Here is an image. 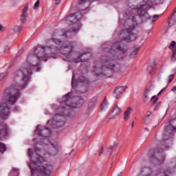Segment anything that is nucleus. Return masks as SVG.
Instances as JSON below:
<instances>
[{
    "label": "nucleus",
    "mask_w": 176,
    "mask_h": 176,
    "mask_svg": "<svg viewBox=\"0 0 176 176\" xmlns=\"http://www.w3.org/2000/svg\"><path fill=\"white\" fill-rule=\"evenodd\" d=\"M128 47L126 44L122 42H116L111 46L104 47L102 49L103 53H107V55H102L100 57V61L102 64V67L94 66L92 72L95 76H106L111 78L113 72H120L122 71L120 64L116 63V60H119L118 53L120 52L122 54L127 53Z\"/></svg>",
    "instance_id": "obj_1"
},
{
    "label": "nucleus",
    "mask_w": 176,
    "mask_h": 176,
    "mask_svg": "<svg viewBox=\"0 0 176 176\" xmlns=\"http://www.w3.org/2000/svg\"><path fill=\"white\" fill-rule=\"evenodd\" d=\"M31 75H32V71L25 67L14 73L12 85L3 92V101H6L10 105L16 104L21 96L20 90H24L27 87L30 83Z\"/></svg>",
    "instance_id": "obj_2"
},
{
    "label": "nucleus",
    "mask_w": 176,
    "mask_h": 176,
    "mask_svg": "<svg viewBox=\"0 0 176 176\" xmlns=\"http://www.w3.org/2000/svg\"><path fill=\"white\" fill-rule=\"evenodd\" d=\"M71 93L68 92L63 96L66 106L58 107L56 109L58 113L55 114L52 119V126L53 129L63 127L65 124V116L71 115V108H80L85 104V99L80 96L70 97Z\"/></svg>",
    "instance_id": "obj_3"
},
{
    "label": "nucleus",
    "mask_w": 176,
    "mask_h": 176,
    "mask_svg": "<svg viewBox=\"0 0 176 176\" xmlns=\"http://www.w3.org/2000/svg\"><path fill=\"white\" fill-rule=\"evenodd\" d=\"M28 156L30 157L32 162L28 164L30 168L31 175H35L38 173H41L43 176H50L53 166L50 164H45L41 167L42 162H43V156H46L45 150H42L39 147H36L34 151L32 149L28 148Z\"/></svg>",
    "instance_id": "obj_4"
},
{
    "label": "nucleus",
    "mask_w": 176,
    "mask_h": 176,
    "mask_svg": "<svg viewBox=\"0 0 176 176\" xmlns=\"http://www.w3.org/2000/svg\"><path fill=\"white\" fill-rule=\"evenodd\" d=\"M176 131V128L169 123L165 127V131L163 135V141L161 142L162 148H157L155 149H151L148 151V157L150 159L152 164L155 166H162V164H164L166 161V155L163 153L164 149H170V146L168 144V140L170 138V135L173 134V132Z\"/></svg>",
    "instance_id": "obj_5"
},
{
    "label": "nucleus",
    "mask_w": 176,
    "mask_h": 176,
    "mask_svg": "<svg viewBox=\"0 0 176 176\" xmlns=\"http://www.w3.org/2000/svg\"><path fill=\"white\" fill-rule=\"evenodd\" d=\"M131 12H137L138 14L135 15L132 17V21L138 24L140 23V21L138 19H140L142 22L146 21V20H152V21H155V20H153V19H159L160 15H153V17L149 15L148 13V10H149V6L148 4H143L140 5L139 7L137 6V8H132Z\"/></svg>",
    "instance_id": "obj_6"
},
{
    "label": "nucleus",
    "mask_w": 176,
    "mask_h": 176,
    "mask_svg": "<svg viewBox=\"0 0 176 176\" xmlns=\"http://www.w3.org/2000/svg\"><path fill=\"white\" fill-rule=\"evenodd\" d=\"M137 25L132 23L126 27V29L121 30L120 36L122 41L124 42L130 43L134 42L138 38L137 34H135V28Z\"/></svg>",
    "instance_id": "obj_7"
},
{
    "label": "nucleus",
    "mask_w": 176,
    "mask_h": 176,
    "mask_svg": "<svg viewBox=\"0 0 176 176\" xmlns=\"http://www.w3.org/2000/svg\"><path fill=\"white\" fill-rule=\"evenodd\" d=\"M176 171V158H173L168 164V167L164 169L160 168L155 170V176H170V174Z\"/></svg>",
    "instance_id": "obj_8"
},
{
    "label": "nucleus",
    "mask_w": 176,
    "mask_h": 176,
    "mask_svg": "<svg viewBox=\"0 0 176 176\" xmlns=\"http://www.w3.org/2000/svg\"><path fill=\"white\" fill-rule=\"evenodd\" d=\"M38 144L41 145V146H43V148H45V149H47L46 152L47 155H50V156H54V155H57L58 153V146H57V144L50 143V142H39Z\"/></svg>",
    "instance_id": "obj_9"
},
{
    "label": "nucleus",
    "mask_w": 176,
    "mask_h": 176,
    "mask_svg": "<svg viewBox=\"0 0 176 176\" xmlns=\"http://www.w3.org/2000/svg\"><path fill=\"white\" fill-rule=\"evenodd\" d=\"M35 133H37L39 137H43L45 138L41 142H50V140L47 138V137L50 135V129L48 127L41 126L38 125L36 127Z\"/></svg>",
    "instance_id": "obj_10"
},
{
    "label": "nucleus",
    "mask_w": 176,
    "mask_h": 176,
    "mask_svg": "<svg viewBox=\"0 0 176 176\" xmlns=\"http://www.w3.org/2000/svg\"><path fill=\"white\" fill-rule=\"evenodd\" d=\"M34 54L36 57L40 59V61H47V57L46 56V48L45 46L38 45L34 48Z\"/></svg>",
    "instance_id": "obj_11"
},
{
    "label": "nucleus",
    "mask_w": 176,
    "mask_h": 176,
    "mask_svg": "<svg viewBox=\"0 0 176 176\" xmlns=\"http://www.w3.org/2000/svg\"><path fill=\"white\" fill-rule=\"evenodd\" d=\"M39 61H41L40 59L36 55L30 54L28 56L26 61L27 65L28 66H25V67L32 71L34 67L39 65Z\"/></svg>",
    "instance_id": "obj_12"
},
{
    "label": "nucleus",
    "mask_w": 176,
    "mask_h": 176,
    "mask_svg": "<svg viewBox=\"0 0 176 176\" xmlns=\"http://www.w3.org/2000/svg\"><path fill=\"white\" fill-rule=\"evenodd\" d=\"M60 50L58 47L52 44L50 46H45V56L47 58H57V52Z\"/></svg>",
    "instance_id": "obj_13"
},
{
    "label": "nucleus",
    "mask_w": 176,
    "mask_h": 176,
    "mask_svg": "<svg viewBox=\"0 0 176 176\" xmlns=\"http://www.w3.org/2000/svg\"><path fill=\"white\" fill-rule=\"evenodd\" d=\"M122 109L118 107V104H115L112 107V109L109 111V114L107 116L104 122H106V123H108L109 120H111V119H114L116 116H118V115H120Z\"/></svg>",
    "instance_id": "obj_14"
},
{
    "label": "nucleus",
    "mask_w": 176,
    "mask_h": 176,
    "mask_svg": "<svg viewBox=\"0 0 176 176\" xmlns=\"http://www.w3.org/2000/svg\"><path fill=\"white\" fill-rule=\"evenodd\" d=\"M76 82L78 85H82L83 83L84 85L81 86L80 91L82 94H85V93H87L89 91V80L85 78L80 76Z\"/></svg>",
    "instance_id": "obj_15"
},
{
    "label": "nucleus",
    "mask_w": 176,
    "mask_h": 176,
    "mask_svg": "<svg viewBox=\"0 0 176 176\" xmlns=\"http://www.w3.org/2000/svg\"><path fill=\"white\" fill-rule=\"evenodd\" d=\"M82 19V13L80 12H76L75 13L70 14L67 18L66 21L70 24H75V23H78L79 20Z\"/></svg>",
    "instance_id": "obj_16"
},
{
    "label": "nucleus",
    "mask_w": 176,
    "mask_h": 176,
    "mask_svg": "<svg viewBox=\"0 0 176 176\" xmlns=\"http://www.w3.org/2000/svg\"><path fill=\"white\" fill-rule=\"evenodd\" d=\"M10 113V107L8 106V103H0V116L2 119H8V116Z\"/></svg>",
    "instance_id": "obj_17"
},
{
    "label": "nucleus",
    "mask_w": 176,
    "mask_h": 176,
    "mask_svg": "<svg viewBox=\"0 0 176 176\" xmlns=\"http://www.w3.org/2000/svg\"><path fill=\"white\" fill-rule=\"evenodd\" d=\"M74 44H72V43H69L67 45L60 47V52L62 54H64L68 57L69 56H71V53L74 50Z\"/></svg>",
    "instance_id": "obj_18"
},
{
    "label": "nucleus",
    "mask_w": 176,
    "mask_h": 176,
    "mask_svg": "<svg viewBox=\"0 0 176 176\" xmlns=\"http://www.w3.org/2000/svg\"><path fill=\"white\" fill-rule=\"evenodd\" d=\"M89 58H91V53L85 52L80 54L77 58L74 59V63H82L87 61Z\"/></svg>",
    "instance_id": "obj_19"
},
{
    "label": "nucleus",
    "mask_w": 176,
    "mask_h": 176,
    "mask_svg": "<svg viewBox=\"0 0 176 176\" xmlns=\"http://www.w3.org/2000/svg\"><path fill=\"white\" fill-rule=\"evenodd\" d=\"M176 23V8L173 10V14L170 15V17L168 22V26H166V28L164 29V33L167 32L168 31V28H171L173 25H174ZM168 27V28H167Z\"/></svg>",
    "instance_id": "obj_20"
},
{
    "label": "nucleus",
    "mask_w": 176,
    "mask_h": 176,
    "mask_svg": "<svg viewBox=\"0 0 176 176\" xmlns=\"http://www.w3.org/2000/svg\"><path fill=\"white\" fill-rule=\"evenodd\" d=\"M172 52V56L170 57V61L175 63L176 61V42L172 41L168 47Z\"/></svg>",
    "instance_id": "obj_21"
},
{
    "label": "nucleus",
    "mask_w": 176,
    "mask_h": 176,
    "mask_svg": "<svg viewBox=\"0 0 176 176\" xmlns=\"http://www.w3.org/2000/svg\"><path fill=\"white\" fill-rule=\"evenodd\" d=\"M126 89H127V87H117L113 92V96L115 98H120V96L124 93Z\"/></svg>",
    "instance_id": "obj_22"
},
{
    "label": "nucleus",
    "mask_w": 176,
    "mask_h": 176,
    "mask_svg": "<svg viewBox=\"0 0 176 176\" xmlns=\"http://www.w3.org/2000/svg\"><path fill=\"white\" fill-rule=\"evenodd\" d=\"M80 30V25H77L75 28H71L69 30L66 31L63 35L66 38H72V32H76Z\"/></svg>",
    "instance_id": "obj_23"
},
{
    "label": "nucleus",
    "mask_w": 176,
    "mask_h": 176,
    "mask_svg": "<svg viewBox=\"0 0 176 176\" xmlns=\"http://www.w3.org/2000/svg\"><path fill=\"white\" fill-rule=\"evenodd\" d=\"M8 135V125L6 124H0V140L5 138Z\"/></svg>",
    "instance_id": "obj_24"
},
{
    "label": "nucleus",
    "mask_w": 176,
    "mask_h": 176,
    "mask_svg": "<svg viewBox=\"0 0 176 176\" xmlns=\"http://www.w3.org/2000/svg\"><path fill=\"white\" fill-rule=\"evenodd\" d=\"M141 49L140 46L135 45L131 49V52L129 55L130 58H135V57L138 54V50Z\"/></svg>",
    "instance_id": "obj_25"
},
{
    "label": "nucleus",
    "mask_w": 176,
    "mask_h": 176,
    "mask_svg": "<svg viewBox=\"0 0 176 176\" xmlns=\"http://www.w3.org/2000/svg\"><path fill=\"white\" fill-rule=\"evenodd\" d=\"M97 101H98V96H96L91 99H90L88 103V108L89 109H93L94 107H96V104H97Z\"/></svg>",
    "instance_id": "obj_26"
},
{
    "label": "nucleus",
    "mask_w": 176,
    "mask_h": 176,
    "mask_svg": "<svg viewBox=\"0 0 176 176\" xmlns=\"http://www.w3.org/2000/svg\"><path fill=\"white\" fill-rule=\"evenodd\" d=\"M140 173H145L144 176H153V170L151 167H144L141 170Z\"/></svg>",
    "instance_id": "obj_27"
},
{
    "label": "nucleus",
    "mask_w": 176,
    "mask_h": 176,
    "mask_svg": "<svg viewBox=\"0 0 176 176\" xmlns=\"http://www.w3.org/2000/svg\"><path fill=\"white\" fill-rule=\"evenodd\" d=\"M132 111H133V108L129 107L124 112V120L125 122H127V120H129V118H130V115H131Z\"/></svg>",
    "instance_id": "obj_28"
},
{
    "label": "nucleus",
    "mask_w": 176,
    "mask_h": 176,
    "mask_svg": "<svg viewBox=\"0 0 176 176\" xmlns=\"http://www.w3.org/2000/svg\"><path fill=\"white\" fill-rule=\"evenodd\" d=\"M147 116L144 121V124H145L146 126H148V124H150L151 123V120L149 119V116H151V115L152 114V112L148 111L147 112Z\"/></svg>",
    "instance_id": "obj_29"
},
{
    "label": "nucleus",
    "mask_w": 176,
    "mask_h": 176,
    "mask_svg": "<svg viewBox=\"0 0 176 176\" xmlns=\"http://www.w3.org/2000/svg\"><path fill=\"white\" fill-rule=\"evenodd\" d=\"M151 92V89H147L145 90L144 91V102H146V101H148V99L149 98V97L148 96H149V93Z\"/></svg>",
    "instance_id": "obj_30"
},
{
    "label": "nucleus",
    "mask_w": 176,
    "mask_h": 176,
    "mask_svg": "<svg viewBox=\"0 0 176 176\" xmlns=\"http://www.w3.org/2000/svg\"><path fill=\"white\" fill-rule=\"evenodd\" d=\"M54 43L56 45H60L61 43V41L57 38H50L48 40V43Z\"/></svg>",
    "instance_id": "obj_31"
},
{
    "label": "nucleus",
    "mask_w": 176,
    "mask_h": 176,
    "mask_svg": "<svg viewBox=\"0 0 176 176\" xmlns=\"http://www.w3.org/2000/svg\"><path fill=\"white\" fill-rule=\"evenodd\" d=\"M107 107H108V102L107 101V100L104 99L100 106L101 111H104L105 108H107Z\"/></svg>",
    "instance_id": "obj_32"
},
{
    "label": "nucleus",
    "mask_w": 176,
    "mask_h": 176,
    "mask_svg": "<svg viewBox=\"0 0 176 176\" xmlns=\"http://www.w3.org/2000/svg\"><path fill=\"white\" fill-rule=\"evenodd\" d=\"M0 152L1 153H3L6 152V144L2 142H0Z\"/></svg>",
    "instance_id": "obj_33"
},
{
    "label": "nucleus",
    "mask_w": 176,
    "mask_h": 176,
    "mask_svg": "<svg viewBox=\"0 0 176 176\" xmlns=\"http://www.w3.org/2000/svg\"><path fill=\"white\" fill-rule=\"evenodd\" d=\"M20 19H21V21L22 24H24V23H25L27 21V15L22 14L21 15Z\"/></svg>",
    "instance_id": "obj_34"
},
{
    "label": "nucleus",
    "mask_w": 176,
    "mask_h": 176,
    "mask_svg": "<svg viewBox=\"0 0 176 176\" xmlns=\"http://www.w3.org/2000/svg\"><path fill=\"white\" fill-rule=\"evenodd\" d=\"M40 3H41V1L39 0H37L34 5L33 9L34 10H38V8H39Z\"/></svg>",
    "instance_id": "obj_35"
},
{
    "label": "nucleus",
    "mask_w": 176,
    "mask_h": 176,
    "mask_svg": "<svg viewBox=\"0 0 176 176\" xmlns=\"http://www.w3.org/2000/svg\"><path fill=\"white\" fill-rule=\"evenodd\" d=\"M27 12H28V3H26L25 6L23 8L22 11V14H28Z\"/></svg>",
    "instance_id": "obj_36"
},
{
    "label": "nucleus",
    "mask_w": 176,
    "mask_h": 176,
    "mask_svg": "<svg viewBox=\"0 0 176 176\" xmlns=\"http://www.w3.org/2000/svg\"><path fill=\"white\" fill-rule=\"evenodd\" d=\"M158 100H159V98H157V96H154L151 98V101H153V105L154 104H156V102H157Z\"/></svg>",
    "instance_id": "obj_37"
},
{
    "label": "nucleus",
    "mask_w": 176,
    "mask_h": 176,
    "mask_svg": "<svg viewBox=\"0 0 176 176\" xmlns=\"http://www.w3.org/2000/svg\"><path fill=\"white\" fill-rule=\"evenodd\" d=\"M21 26L16 25L14 28L13 30L14 31V32H20V31H21Z\"/></svg>",
    "instance_id": "obj_38"
},
{
    "label": "nucleus",
    "mask_w": 176,
    "mask_h": 176,
    "mask_svg": "<svg viewBox=\"0 0 176 176\" xmlns=\"http://www.w3.org/2000/svg\"><path fill=\"white\" fill-rule=\"evenodd\" d=\"M115 148H116V144H113V145H110L108 148V151L112 152V151H114Z\"/></svg>",
    "instance_id": "obj_39"
},
{
    "label": "nucleus",
    "mask_w": 176,
    "mask_h": 176,
    "mask_svg": "<svg viewBox=\"0 0 176 176\" xmlns=\"http://www.w3.org/2000/svg\"><path fill=\"white\" fill-rule=\"evenodd\" d=\"M87 1H93V0H79L78 5H85Z\"/></svg>",
    "instance_id": "obj_40"
},
{
    "label": "nucleus",
    "mask_w": 176,
    "mask_h": 176,
    "mask_svg": "<svg viewBox=\"0 0 176 176\" xmlns=\"http://www.w3.org/2000/svg\"><path fill=\"white\" fill-rule=\"evenodd\" d=\"M23 54V50H20L18 53L16 54V56L14 57V59L17 58V57H20Z\"/></svg>",
    "instance_id": "obj_41"
},
{
    "label": "nucleus",
    "mask_w": 176,
    "mask_h": 176,
    "mask_svg": "<svg viewBox=\"0 0 176 176\" xmlns=\"http://www.w3.org/2000/svg\"><path fill=\"white\" fill-rule=\"evenodd\" d=\"M7 75H8V74L1 73L0 74V78L1 79H5V78H6Z\"/></svg>",
    "instance_id": "obj_42"
},
{
    "label": "nucleus",
    "mask_w": 176,
    "mask_h": 176,
    "mask_svg": "<svg viewBox=\"0 0 176 176\" xmlns=\"http://www.w3.org/2000/svg\"><path fill=\"white\" fill-rule=\"evenodd\" d=\"M173 79H174V74H171L169 76L168 83H171V82H173Z\"/></svg>",
    "instance_id": "obj_43"
},
{
    "label": "nucleus",
    "mask_w": 176,
    "mask_h": 176,
    "mask_svg": "<svg viewBox=\"0 0 176 176\" xmlns=\"http://www.w3.org/2000/svg\"><path fill=\"white\" fill-rule=\"evenodd\" d=\"M5 30H6V28L2 25V24H1L0 23V31H5Z\"/></svg>",
    "instance_id": "obj_44"
},
{
    "label": "nucleus",
    "mask_w": 176,
    "mask_h": 176,
    "mask_svg": "<svg viewBox=\"0 0 176 176\" xmlns=\"http://www.w3.org/2000/svg\"><path fill=\"white\" fill-rule=\"evenodd\" d=\"M159 107H160V102H158L155 107V109H154V111H157V109L159 108Z\"/></svg>",
    "instance_id": "obj_45"
},
{
    "label": "nucleus",
    "mask_w": 176,
    "mask_h": 176,
    "mask_svg": "<svg viewBox=\"0 0 176 176\" xmlns=\"http://www.w3.org/2000/svg\"><path fill=\"white\" fill-rule=\"evenodd\" d=\"M148 72L151 74V72H152V71H153V66H150V67L148 68Z\"/></svg>",
    "instance_id": "obj_46"
},
{
    "label": "nucleus",
    "mask_w": 176,
    "mask_h": 176,
    "mask_svg": "<svg viewBox=\"0 0 176 176\" xmlns=\"http://www.w3.org/2000/svg\"><path fill=\"white\" fill-rule=\"evenodd\" d=\"M102 153H104V147H102V146L99 152V156H101Z\"/></svg>",
    "instance_id": "obj_47"
},
{
    "label": "nucleus",
    "mask_w": 176,
    "mask_h": 176,
    "mask_svg": "<svg viewBox=\"0 0 176 176\" xmlns=\"http://www.w3.org/2000/svg\"><path fill=\"white\" fill-rule=\"evenodd\" d=\"M164 90H166V88H163L162 89H161V91L158 93L157 96H160V94H162Z\"/></svg>",
    "instance_id": "obj_48"
},
{
    "label": "nucleus",
    "mask_w": 176,
    "mask_h": 176,
    "mask_svg": "<svg viewBox=\"0 0 176 176\" xmlns=\"http://www.w3.org/2000/svg\"><path fill=\"white\" fill-rule=\"evenodd\" d=\"M60 2H61V0H55L54 5H60Z\"/></svg>",
    "instance_id": "obj_49"
},
{
    "label": "nucleus",
    "mask_w": 176,
    "mask_h": 176,
    "mask_svg": "<svg viewBox=\"0 0 176 176\" xmlns=\"http://www.w3.org/2000/svg\"><path fill=\"white\" fill-rule=\"evenodd\" d=\"M171 91H173V93H175V91H176V86H174V87L171 89Z\"/></svg>",
    "instance_id": "obj_50"
},
{
    "label": "nucleus",
    "mask_w": 176,
    "mask_h": 176,
    "mask_svg": "<svg viewBox=\"0 0 176 176\" xmlns=\"http://www.w3.org/2000/svg\"><path fill=\"white\" fill-rule=\"evenodd\" d=\"M12 111H19V107L18 106L14 107Z\"/></svg>",
    "instance_id": "obj_51"
},
{
    "label": "nucleus",
    "mask_w": 176,
    "mask_h": 176,
    "mask_svg": "<svg viewBox=\"0 0 176 176\" xmlns=\"http://www.w3.org/2000/svg\"><path fill=\"white\" fill-rule=\"evenodd\" d=\"M74 79H75V76L73 74L72 79V85H73Z\"/></svg>",
    "instance_id": "obj_52"
},
{
    "label": "nucleus",
    "mask_w": 176,
    "mask_h": 176,
    "mask_svg": "<svg viewBox=\"0 0 176 176\" xmlns=\"http://www.w3.org/2000/svg\"><path fill=\"white\" fill-rule=\"evenodd\" d=\"M12 171H16L17 173L19 171V170L16 168H13Z\"/></svg>",
    "instance_id": "obj_53"
},
{
    "label": "nucleus",
    "mask_w": 176,
    "mask_h": 176,
    "mask_svg": "<svg viewBox=\"0 0 176 176\" xmlns=\"http://www.w3.org/2000/svg\"><path fill=\"white\" fill-rule=\"evenodd\" d=\"M39 71H41V67H37L36 72H39Z\"/></svg>",
    "instance_id": "obj_54"
},
{
    "label": "nucleus",
    "mask_w": 176,
    "mask_h": 176,
    "mask_svg": "<svg viewBox=\"0 0 176 176\" xmlns=\"http://www.w3.org/2000/svg\"><path fill=\"white\" fill-rule=\"evenodd\" d=\"M144 130H145V131H147V132H149V129L148 128H144Z\"/></svg>",
    "instance_id": "obj_55"
},
{
    "label": "nucleus",
    "mask_w": 176,
    "mask_h": 176,
    "mask_svg": "<svg viewBox=\"0 0 176 176\" xmlns=\"http://www.w3.org/2000/svg\"><path fill=\"white\" fill-rule=\"evenodd\" d=\"M131 127H134V122H132Z\"/></svg>",
    "instance_id": "obj_56"
},
{
    "label": "nucleus",
    "mask_w": 176,
    "mask_h": 176,
    "mask_svg": "<svg viewBox=\"0 0 176 176\" xmlns=\"http://www.w3.org/2000/svg\"><path fill=\"white\" fill-rule=\"evenodd\" d=\"M74 149H72V151L69 153V155H71V153H72V152H74Z\"/></svg>",
    "instance_id": "obj_57"
},
{
    "label": "nucleus",
    "mask_w": 176,
    "mask_h": 176,
    "mask_svg": "<svg viewBox=\"0 0 176 176\" xmlns=\"http://www.w3.org/2000/svg\"><path fill=\"white\" fill-rule=\"evenodd\" d=\"M122 175V173H120L119 175H118L117 176H120Z\"/></svg>",
    "instance_id": "obj_58"
}]
</instances>
